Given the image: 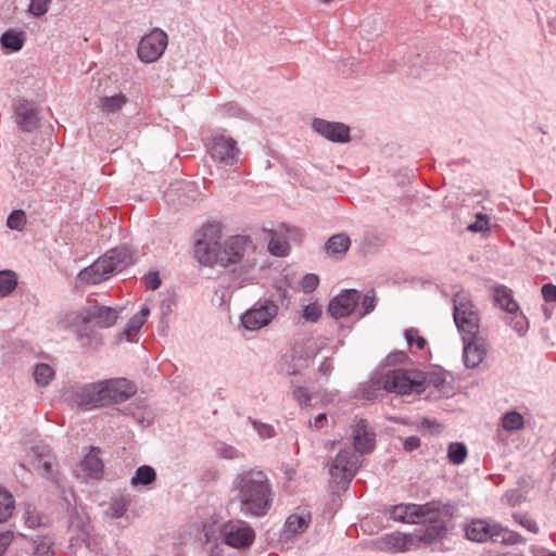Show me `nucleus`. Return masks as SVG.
I'll use <instances>...</instances> for the list:
<instances>
[{
  "mask_svg": "<svg viewBox=\"0 0 556 556\" xmlns=\"http://www.w3.org/2000/svg\"><path fill=\"white\" fill-rule=\"evenodd\" d=\"M223 543L236 549L249 548L255 541L254 529L243 520H229L219 529Z\"/></svg>",
  "mask_w": 556,
  "mask_h": 556,
  "instance_id": "12",
  "label": "nucleus"
},
{
  "mask_svg": "<svg viewBox=\"0 0 556 556\" xmlns=\"http://www.w3.org/2000/svg\"><path fill=\"white\" fill-rule=\"evenodd\" d=\"M420 444H421V441L418 437L410 435V437L405 438V440L403 442V448L406 452H413V451L419 448Z\"/></svg>",
  "mask_w": 556,
  "mask_h": 556,
  "instance_id": "63",
  "label": "nucleus"
},
{
  "mask_svg": "<svg viewBox=\"0 0 556 556\" xmlns=\"http://www.w3.org/2000/svg\"><path fill=\"white\" fill-rule=\"evenodd\" d=\"M382 390H384V375L376 374L371 376L367 382L361 384L357 390L356 397L366 401H374Z\"/></svg>",
  "mask_w": 556,
  "mask_h": 556,
  "instance_id": "27",
  "label": "nucleus"
},
{
  "mask_svg": "<svg viewBox=\"0 0 556 556\" xmlns=\"http://www.w3.org/2000/svg\"><path fill=\"white\" fill-rule=\"evenodd\" d=\"M127 98L123 93H117L110 97H104L100 99L99 106L109 113H115L126 104Z\"/></svg>",
  "mask_w": 556,
  "mask_h": 556,
  "instance_id": "39",
  "label": "nucleus"
},
{
  "mask_svg": "<svg viewBox=\"0 0 556 556\" xmlns=\"http://www.w3.org/2000/svg\"><path fill=\"white\" fill-rule=\"evenodd\" d=\"M199 245V263L203 266L217 264L228 267L243 261L241 270L243 274H248L256 265L255 260L251 257V254L255 251V245L248 236L236 235L229 237L212 254L203 251L202 243Z\"/></svg>",
  "mask_w": 556,
  "mask_h": 556,
  "instance_id": "3",
  "label": "nucleus"
},
{
  "mask_svg": "<svg viewBox=\"0 0 556 556\" xmlns=\"http://www.w3.org/2000/svg\"><path fill=\"white\" fill-rule=\"evenodd\" d=\"M99 386L101 407L123 403L137 392L136 384L126 378L99 380Z\"/></svg>",
  "mask_w": 556,
  "mask_h": 556,
  "instance_id": "11",
  "label": "nucleus"
},
{
  "mask_svg": "<svg viewBox=\"0 0 556 556\" xmlns=\"http://www.w3.org/2000/svg\"><path fill=\"white\" fill-rule=\"evenodd\" d=\"M232 501L245 517L261 518L271 509L275 492L267 473L256 467L242 470L232 479Z\"/></svg>",
  "mask_w": 556,
  "mask_h": 556,
  "instance_id": "1",
  "label": "nucleus"
},
{
  "mask_svg": "<svg viewBox=\"0 0 556 556\" xmlns=\"http://www.w3.org/2000/svg\"><path fill=\"white\" fill-rule=\"evenodd\" d=\"M514 518L518 522V525L526 528L528 531H530L532 533L539 532L538 523L530 516H528L526 514H516V515H514Z\"/></svg>",
  "mask_w": 556,
  "mask_h": 556,
  "instance_id": "56",
  "label": "nucleus"
},
{
  "mask_svg": "<svg viewBox=\"0 0 556 556\" xmlns=\"http://www.w3.org/2000/svg\"><path fill=\"white\" fill-rule=\"evenodd\" d=\"M507 323L519 336H523L529 329L527 317L521 313L518 314V312L511 314Z\"/></svg>",
  "mask_w": 556,
  "mask_h": 556,
  "instance_id": "45",
  "label": "nucleus"
},
{
  "mask_svg": "<svg viewBox=\"0 0 556 556\" xmlns=\"http://www.w3.org/2000/svg\"><path fill=\"white\" fill-rule=\"evenodd\" d=\"M17 287V277L14 271L5 269L0 271V296H8Z\"/></svg>",
  "mask_w": 556,
  "mask_h": 556,
  "instance_id": "38",
  "label": "nucleus"
},
{
  "mask_svg": "<svg viewBox=\"0 0 556 556\" xmlns=\"http://www.w3.org/2000/svg\"><path fill=\"white\" fill-rule=\"evenodd\" d=\"M351 437L354 451L351 448L341 450L332 460L329 473L333 481L346 489L358 469V456L369 454L375 448L376 433L369 427L366 419H355L351 425Z\"/></svg>",
  "mask_w": 556,
  "mask_h": 556,
  "instance_id": "2",
  "label": "nucleus"
},
{
  "mask_svg": "<svg viewBox=\"0 0 556 556\" xmlns=\"http://www.w3.org/2000/svg\"><path fill=\"white\" fill-rule=\"evenodd\" d=\"M218 110L223 116H238L241 112L236 103H226L220 105Z\"/></svg>",
  "mask_w": 556,
  "mask_h": 556,
  "instance_id": "62",
  "label": "nucleus"
},
{
  "mask_svg": "<svg viewBox=\"0 0 556 556\" xmlns=\"http://www.w3.org/2000/svg\"><path fill=\"white\" fill-rule=\"evenodd\" d=\"M144 283L149 290H156L160 288L162 280L157 271H149L143 277Z\"/></svg>",
  "mask_w": 556,
  "mask_h": 556,
  "instance_id": "58",
  "label": "nucleus"
},
{
  "mask_svg": "<svg viewBox=\"0 0 556 556\" xmlns=\"http://www.w3.org/2000/svg\"><path fill=\"white\" fill-rule=\"evenodd\" d=\"M51 0H30L27 11L35 17H40L48 12Z\"/></svg>",
  "mask_w": 556,
  "mask_h": 556,
  "instance_id": "50",
  "label": "nucleus"
},
{
  "mask_svg": "<svg viewBox=\"0 0 556 556\" xmlns=\"http://www.w3.org/2000/svg\"><path fill=\"white\" fill-rule=\"evenodd\" d=\"M376 307V294L374 290H368L362 301L361 316L370 314Z\"/></svg>",
  "mask_w": 556,
  "mask_h": 556,
  "instance_id": "54",
  "label": "nucleus"
},
{
  "mask_svg": "<svg viewBox=\"0 0 556 556\" xmlns=\"http://www.w3.org/2000/svg\"><path fill=\"white\" fill-rule=\"evenodd\" d=\"M26 222L27 216L23 210H13L7 218V226L12 230L22 231L26 226Z\"/></svg>",
  "mask_w": 556,
  "mask_h": 556,
  "instance_id": "43",
  "label": "nucleus"
},
{
  "mask_svg": "<svg viewBox=\"0 0 556 556\" xmlns=\"http://www.w3.org/2000/svg\"><path fill=\"white\" fill-rule=\"evenodd\" d=\"M99 381L96 382H74L65 388L63 396L65 401L79 410L89 412L101 408V396Z\"/></svg>",
  "mask_w": 556,
  "mask_h": 556,
  "instance_id": "8",
  "label": "nucleus"
},
{
  "mask_svg": "<svg viewBox=\"0 0 556 556\" xmlns=\"http://www.w3.org/2000/svg\"><path fill=\"white\" fill-rule=\"evenodd\" d=\"M465 538L476 543L493 542L497 536V523L485 519H472L463 527Z\"/></svg>",
  "mask_w": 556,
  "mask_h": 556,
  "instance_id": "18",
  "label": "nucleus"
},
{
  "mask_svg": "<svg viewBox=\"0 0 556 556\" xmlns=\"http://www.w3.org/2000/svg\"><path fill=\"white\" fill-rule=\"evenodd\" d=\"M467 447L463 442H452L447 447V458L453 465H460L467 457Z\"/></svg>",
  "mask_w": 556,
  "mask_h": 556,
  "instance_id": "40",
  "label": "nucleus"
},
{
  "mask_svg": "<svg viewBox=\"0 0 556 556\" xmlns=\"http://www.w3.org/2000/svg\"><path fill=\"white\" fill-rule=\"evenodd\" d=\"M542 295L546 302H555L556 303V286L553 283L543 285Z\"/></svg>",
  "mask_w": 556,
  "mask_h": 556,
  "instance_id": "61",
  "label": "nucleus"
},
{
  "mask_svg": "<svg viewBox=\"0 0 556 556\" xmlns=\"http://www.w3.org/2000/svg\"><path fill=\"white\" fill-rule=\"evenodd\" d=\"M25 525L30 529H36L46 526L48 518L40 514L35 508L28 507L25 511Z\"/></svg>",
  "mask_w": 556,
  "mask_h": 556,
  "instance_id": "44",
  "label": "nucleus"
},
{
  "mask_svg": "<svg viewBox=\"0 0 556 556\" xmlns=\"http://www.w3.org/2000/svg\"><path fill=\"white\" fill-rule=\"evenodd\" d=\"M311 522V514L290 515L285 522V533L287 536L303 533Z\"/></svg>",
  "mask_w": 556,
  "mask_h": 556,
  "instance_id": "29",
  "label": "nucleus"
},
{
  "mask_svg": "<svg viewBox=\"0 0 556 556\" xmlns=\"http://www.w3.org/2000/svg\"><path fill=\"white\" fill-rule=\"evenodd\" d=\"M143 326V321H141V317L132 316L128 323L126 324L122 336L130 340L134 336H136Z\"/></svg>",
  "mask_w": 556,
  "mask_h": 556,
  "instance_id": "51",
  "label": "nucleus"
},
{
  "mask_svg": "<svg viewBox=\"0 0 556 556\" xmlns=\"http://www.w3.org/2000/svg\"><path fill=\"white\" fill-rule=\"evenodd\" d=\"M321 316V306L317 303H309L304 306L303 318L311 323H316Z\"/></svg>",
  "mask_w": 556,
  "mask_h": 556,
  "instance_id": "53",
  "label": "nucleus"
},
{
  "mask_svg": "<svg viewBox=\"0 0 556 556\" xmlns=\"http://www.w3.org/2000/svg\"><path fill=\"white\" fill-rule=\"evenodd\" d=\"M122 414L131 418L136 424L146 428L153 424L154 414L146 399L137 397L125 406Z\"/></svg>",
  "mask_w": 556,
  "mask_h": 556,
  "instance_id": "23",
  "label": "nucleus"
},
{
  "mask_svg": "<svg viewBox=\"0 0 556 556\" xmlns=\"http://www.w3.org/2000/svg\"><path fill=\"white\" fill-rule=\"evenodd\" d=\"M279 307L273 298L257 300L240 317L241 326L249 331H257L268 326L278 315Z\"/></svg>",
  "mask_w": 556,
  "mask_h": 556,
  "instance_id": "9",
  "label": "nucleus"
},
{
  "mask_svg": "<svg viewBox=\"0 0 556 556\" xmlns=\"http://www.w3.org/2000/svg\"><path fill=\"white\" fill-rule=\"evenodd\" d=\"M438 507L439 504L434 501L425 504L401 503L386 508L384 514L394 521L416 525L420 522L422 516L438 511Z\"/></svg>",
  "mask_w": 556,
  "mask_h": 556,
  "instance_id": "13",
  "label": "nucleus"
},
{
  "mask_svg": "<svg viewBox=\"0 0 556 556\" xmlns=\"http://www.w3.org/2000/svg\"><path fill=\"white\" fill-rule=\"evenodd\" d=\"M494 299L502 309L509 314L518 312L519 306L513 299L510 290L505 286H500L495 289Z\"/></svg>",
  "mask_w": 556,
  "mask_h": 556,
  "instance_id": "32",
  "label": "nucleus"
},
{
  "mask_svg": "<svg viewBox=\"0 0 556 556\" xmlns=\"http://www.w3.org/2000/svg\"><path fill=\"white\" fill-rule=\"evenodd\" d=\"M100 448L91 446L88 454L80 462V468L86 477L99 480L103 477L104 465L99 456Z\"/></svg>",
  "mask_w": 556,
  "mask_h": 556,
  "instance_id": "26",
  "label": "nucleus"
},
{
  "mask_svg": "<svg viewBox=\"0 0 556 556\" xmlns=\"http://www.w3.org/2000/svg\"><path fill=\"white\" fill-rule=\"evenodd\" d=\"M15 501L10 492L0 488V523L5 522L13 513Z\"/></svg>",
  "mask_w": 556,
  "mask_h": 556,
  "instance_id": "36",
  "label": "nucleus"
},
{
  "mask_svg": "<svg viewBox=\"0 0 556 556\" xmlns=\"http://www.w3.org/2000/svg\"><path fill=\"white\" fill-rule=\"evenodd\" d=\"M421 376L425 378L422 381V392L426 390L427 386H433L439 389L443 387L446 381L444 375L437 371H421Z\"/></svg>",
  "mask_w": 556,
  "mask_h": 556,
  "instance_id": "46",
  "label": "nucleus"
},
{
  "mask_svg": "<svg viewBox=\"0 0 556 556\" xmlns=\"http://www.w3.org/2000/svg\"><path fill=\"white\" fill-rule=\"evenodd\" d=\"M270 298L274 299L276 304L278 305V302H280L282 305L288 306L290 301L288 300L289 293L286 288L282 287H276V293L271 295Z\"/></svg>",
  "mask_w": 556,
  "mask_h": 556,
  "instance_id": "60",
  "label": "nucleus"
},
{
  "mask_svg": "<svg viewBox=\"0 0 556 556\" xmlns=\"http://www.w3.org/2000/svg\"><path fill=\"white\" fill-rule=\"evenodd\" d=\"M505 498L510 506H517L522 502L523 495L520 490L515 489L506 492Z\"/></svg>",
  "mask_w": 556,
  "mask_h": 556,
  "instance_id": "59",
  "label": "nucleus"
},
{
  "mask_svg": "<svg viewBox=\"0 0 556 556\" xmlns=\"http://www.w3.org/2000/svg\"><path fill=\"white\" fill-rule=\"evenodd\" d=\"M119 312L111 306L99 305L96 301L89 302L79 313L83 324H93L100 328H109L116 324Z\"/></svg>",
  "mask_w": 556,
  "mask_h": 556,
  "instance_id": "15",
  "label": "nucleus"
},
{
  "mask_svg": "<svg viewBox=\"0 0 556 556\" xmlns=\"http://www.w3.org/2000/svg\"><path fill=\"white\" fill-rule=\"evenodd\" d=\"M167 43V34L161 28H154L140 39L137 48L138 58L143 63H153L163 55Z\"/></svg>",
  "mask_w": 556,
  "mask_h": 556,
  "instance_id": "14",
  "label": "nucleus"
},
{
  "mask_svg": "<svg viewBox=\"0 0 556 556\" xmlns=\"http://www.w3.org/2000/svg\"><path fill=\"white\" fill-rule=\"evenodd\" d=\"M383 375L384 391L389 393L401 395L422 393V381L425 378L421 376L420 370L392 369Z\"/></svg>",
  "mask_w": 556,
  "mask_h": 556,
  "instance_id": "7",
  "label": "nucleus"
},
{
  "mask_svg": "<svg viewBox=\"0 0 556 556\" xmlns=\"http://www.w3.org/2000/svg\"><path fill=\"white\" fill-rule=\"evenodd\" d=\"M135 263V255L127 245H119L109 250L89 267L84 268L78 278L88 285H99L113 274L123 271Z\"/></svg>",
  "mask_w": 556,
  "mask_h": 556,
  "instance_id": "5",
  "label": "nucleus"
},
{
  "mask_svg": "<svg viewBox=\"0 0 556 556\" xmlns=\"http://www.w3.org/2000/svg\"><path fill=\"white\" fill-rule=\"evenodd\" d=\"M434 503L439 504V510L422 516L414 531L415 539L426 547L442 545L443 540L448 534L450 522L458 510L457 505L453 503L441 501H434Z\"/></svg>",
  "mask_w": 556,
  "mask_h": 556,
  "instance_id": "4",
  "label": "nucleus"
},
{
  "mask_svg": "<svg viewBox=\"0 0 556 556\" xmlns=\"http://www.w3.org/2000/svg\"><path fill=\"white\" fill-rule=\"evenodd\" d=\"M497 536L493 539V543H502L505 545L523 544L525 539L517 532L503 528L497 523Z\"/></svg>",
  "mask_w": 556,
  "mask_h": 556,
  "instance_id": "37",
  "label": "nucleus"
},
{
  "mask_svg": "<svg viewBox=\"0 0 556 556\" xmlns=\"http://www.w3.org/2000/svg\"><path fill=\"white\" fill-rule=\"evenodd\" d=\"M351 245V240L345 233L331 236L325 243V251L330 256L342 257Z\"/></svg>",
  "mask_w": 556,
  "mask_h": 556,
  "instance_id": "28",
  "label": "nucleus"
},
{
  "mask_svg": "<svg viewBox=\"0 0 556 556\" xmlns=\"http://www.w3.org/2000/svg\"><path fill=\"white\" fill-rule=\"evenodd\" d=\"M467 229L471 232H486L490 230V218L485 214L478 213L476 220L469 224Z\"/></svg>",
  "mask_w": 556,
  "mask_h": 556,
  "instance_id": "49",
  "label": "nucleus"
},
{
  "mask_svg": "<svg viewBox=\"0 0 556 556\" xmlns=\"http://www.w3.org/2000/svg\"><path fill=\"white\" fill-rule=\"evenodd\" d=\"M156 479V472L153 467L149 465H142L137 468L135 475L130 479L132 486L149 485Z\"/></svg>",
  "mask_w": 556,
  "mask_h": 556,
  "instance_id": "34",
  "label": "nucleus"
},
{
  "mask_svg": "<svg viewBox=\"0 0 556 556\" xmlns=\"http://www.w3.org/2000/svg\"><path fill=\"white\" fill-rule=\"evenodd\" d=\"M312 128L318 135L331 142L345 143L351 140L350 127L340 122L314 118L312 122Z\"/></svg>",
  "mask_w": 556,
  "mask_h": 556,
  "instance_id": "17",
  "label": "nucleus"
},
{
  "mask_svg": "<svg viewBox=\"0 0 556 556\" xmlns=\"http://www.w3.org/2000/svg\"><path fill=\"white\" fill-rule=\"evenodd\" d=\"M63 493V500L66 502L67 506L68 530L74 532L78 539L84 540L88 534L89 518L83 510H78L75 504L71 503L70 497L75 500L73 492L66 493L64 491Z\"/></svg>",
  "mask_w": 556,
  "mask_h": 556,
  "instance_id": "20",
  "label": "nucleus"
},
{
  "mask_svg": "<svg viewBox=\"0 0 556 556\" xmlns=\"http://www.w3.org/2000/svg\"><path fill=\"white\" fill-rule=\"evenodd\" d=\"M463 362L467 368L479 366L486 355L485 343L482 338L473 337L463 339Z\"/></svg>",
  "mask_w": 556,
  "mask_h": 556,
  "instance_id": "24",
  "label": "nucleus"
},
{
  "mask_svg": "<svg viewBox=\"0 0 556 556\" xmlns=\"http://www.w3.org/2000/svg\"><path fill=\"white\" fill-rule=\"evenodd\" d=\"M254 430L262 439H270L275 437L276 432L273 426L263 424L256 420H251Z\"/></svg>",
  "mask_w": 556,
  "mask_h": 556,
  "instance_id": "57",
  "label": "nucleus"
},
{
  "mask_svg": "<svg viewBox=\"0 0 556 556\" xmlns=\"http://www.w3.org/2000/svg\"><path fill=\"white\" fill-rule=\"evenodd\" d=\"M501 422L503 429L510 432L520 430L525 426L523 416L516 410L505 413L501 418Z\"/></svg>",
  "mask_w": 556,
  "mask_h": 556,
  "instance_id": "35",
  "label": "nucleus"
},
{
  "mask_svg": "<svg viewBox=\"0 0 556 556\" xmlns=\"http://www.w3.org/2000/svg\"><path fill=\"white\" fill-rule=\"evenodd\" d=\"M453 302V318L462 339L478 337L480 318L472 302L462 293L455 294Z\"/></svg>",
  "mask_w": 556,
  "mask_h": 556,
  "instance_id": "6",
  "label": "nucleus"
},
{
  "mask_svg": "<svg viewBox=\"0 0 556 556\" xmlns=\"http://www.w3.org/2000/svg\"><path fill=\"white\" fill-rule=\"evenodd\" d=\"M414 533L402 532L387 533L377 542V548L381 552L397 554L409 551L414 545Z\"/></svg>",
  "mask_w": 556,
  "mask_h": 556,
  "instance_id": "21",
  "label": "nucleus"
},
{
  "mask_svg": "<svg viewBox=\"0 0 556 556\" xmlns=\"http://www.w3.org/2000/svg\"><path fill=\"white\" fill-rule=\"evenodd\" d=\"M16 124L21 130L30 132L39 122V110L34 102L21 100L15 105Z\"/></svg>",
  "mask_w": 556,
  "mask_h": 556,
  "instance_id": "22",
  "label": "nucleus"
},
{
  "mask_svg": "<svg viewBox=\"0 0 556 556\" xmlns=\"http://www.w3.org/2000/svg\"><path fill=\"white\" fill-rule=\"evenodd\" d=\"M293 399L299 403L301 407L312 406V393L306 387H296L292 391Z\"/></svg>",
  "mask_w": 556,
  "mask_h": 556,
  "instance_id": "48",
  "label": "nucleus"
},
{
  "mask_svg": "<svg viewBox=\"0 0 556 556\" xmlns=\"http://www.w3.org/2000/svg\"><path fill=\"white\" fill-rule=\"evenodd\" d=\"M290 245L288 241L279 236H273L268 242V252L278 257H283L289 254Z\"/></svg>",
  "mask_w": 556,
  "mask_h": 556,
  "instance_id": "42",
  "label": "nucleus"
},
{
  "mask_svg": "<svg viewBox=\"0 0 556 556\" xmlns=\"http://www.w3.org/2000/svg\"><path fill=\"white\" fill-rule=\"evenodd\" d=\"M405 339L409 345L415 344L418 350H424L427 345V340L419 336L418 330L415 328L405 331Z\"/></svg>",
  "mask_w": 556,
  "mask_h": 556,
  "instance_id": "52",
  "label": "nucleus"
},
{
  "mask_svg": "<svg viewBox=\"0 0 556 556\" xmlns=\"http://www.w3.org/2000/svg\"><path fill=\"white\" fill-rule=\"evenodd\" d=\"M332 370H333L332 361H331V358H330V357H326V358L321 362V364H320V366H319V368H318V374H319L320 376H325V377H327V378H328V377H330V375H331Z\"/></svg>",
  "mask_w": 556,
  "mask_h": 556,
  "instance_id": "64",
  "label": "nucleus"
},
{
  "mask_svg": "<svg viewBox=\"0 0 556 556\" xmlns=\"http://www.w3.org/2000/svg\"><path fill=\"white\" fill-rule=\"evenodd\" d=\"M317 353V349L296 342L282 355L278 364V371L286 376H296L309 366Z\"/></svg>",
  "mask_w": 556,
  "mask_h": 556,
  "instance_id": "10",
  "label": "nucleus"
},
{
  "mask_svg": "<svg viewBox=\"0 0 556 556\" xmlns=\"http://www.w3.org/2000/svg\"><path fill=\"white\" fill-rule=\"evenodd\" d=\"M25 42V36L22 31H16L14 29H9L4 31L0 37V45L2 49L10 52L20 51Z\"/></svg>",
  "mask_w": 556,
  "mask_h": 556,
  "instance_id": "30",
  "label": "nucleus"
},
{
  "mask_svg": "<svg viewBox=\"0 0 556 556\" xmlns=\"http://www.w3.org/2000/svg\"><path fill=\"white\" fill-rule=\"evenodd\" d=\"M319 283V278L315 274H306L301 280V289L304 293H311L316 290Z\"/></svg>",
  "mask_w": 556,
  "mask_h": 556,
  "instance_id": "55",
  "label": "nucleus"
},
{
  "mask_svg": "<svg viewBox=\"0 0 556 556\" xmlns=\"http://www.w3.org/2000/svg\"><path fill=\"white\" fill-rule=\"evenodd\" d=\"M220 228L217 224H214V223H208V224H205L200 232H199V238L195 240V243H194V257L197 258V261L199 262V248H200V243L203 244L202 248L204 252H207L210 254H212L215 249L218 248V245L220 244L219 243V239H220Z\"/></svg>",
  "mask_w": 556,
  "mask_h": 556,
  "instance_id": "25",
  "label": "nucleus"
},
{
  "mask_svg": "<svg viewBox=\"0 0 556 556\" xmlns=\"http://www.w3.org/2000/svg\"><path fill=\"white\" fill-rule=\"evenodd\" d=\"M361 300V293L355 289H344L336 295L328 305V313L336 319L350 316Z\"/></svg>",
  "mask_w": 556,
  "mask_h": 556,
  "instance_id": "16",
  "label": "nucleus"
},
{
  "mask_svg": "<svg viewBox=\"0 0 556 556\" xmlns=\"http://www.w3.org/2000/svg\"><path fill=\"white\" fill-rule=\"evenodd\" d=\"M33 375H34L35 381L38 384L45 387V386H48L51 382V380L53 379L54 370L50 365L40 363V364L35 365Z\"/></svg>",
  "mask_w": 556,
  "mask_h": 556,
  "instance_id": "41",
  "label": "nucleus"
},
{
  "mask_svg": "<svg viewBox=\"0 0 556 556\" xmlns=\"http://www.w3.org/2000/svg\"><path fill=\"white\" fill-rule=\"evenodd\" d=\"M130 503L131 500L129 495L121 494L113 496L109 503L105 514L112 519L121 518L128 510Z\"/></svg>",
  "mask_w": 556,
  "mask_h": 556,
  "instance_id": "31",
  "label": "nucleus"
},
{
  "mask_svg": "<svg viewBox=\"0 0 556 556\" xmlns=\"http://www.w3.org/2000/svg\"><path fill=\"white\" fill-rule=\"evenodd\" d=\"M33 542V556H55L53 548L54 541L48 535H36L31 539Z\"/></svg>",
  "mask_w": 556,
  "mask_h": 556,
  "instance_id": "33",
  "label": "nucleus"
},
{
  "mask_svg": "<svg viewBox=\"0 0 556 556\" xmlns=\"http://www.w3.org/2000/svg\"><path fill=\"white\" fill-rule=\"evenodd\" d=\"M216 453L219 457L225 459H239L244 457L243 453H241L235 446L226 443H219L216 447Z\"/></svg>",
  "mask_w": 556,
  "mask_h": 556,
  "instance_id": "47",
  "label": "nucleus"
},
{
  "mask_svg": "<svg viewBox=\"0 0 556 556\" xmlns=\"http://www.w3.org/2000/svg\"><path fill=\"white\" fill-rule=\"evenodd\" d=\"M208 152L213 160L225 165H232L239 150L235 139L225 136H214Z\"/></svg>",
  "mask_w": 556,
  "mask_h": 556,
  "instance_id": "19",
  "label": "nucleus"
}]
</instances>
